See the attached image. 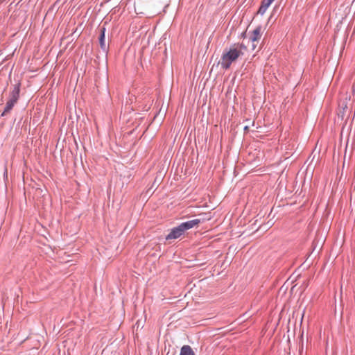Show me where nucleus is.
Wrapping results in <instances>:
<instances>
[{
  "label": "nucleus",
  "mask_w": 355,
  "mask_h": 355,
  "mask_svg": "<svg viewBox=\"0 0 355 355\" xmlns=\"http://www.w3.org/2000/svg\"><path fill=\"white\" fill-rule=\"evenodd\" d=\"M243 54V52L236 47V44H234L228 50L225 49L218 63L221 64L223 69H228L230 68L232 63L236 61Z\"/></svg>",
  "instance_id": "1"
},
{
  "label": "nucleus",
  "mask_w": 355,
  "mask_h": 355,
  "mask_svg": "<svg viewBox=\"0 0 355 355\" xmlns=\"http://www.w3.org/2000/svg\"><path fill=\"white\" fill-rule=\"evenodd\" d=\"M200 219H193L182 223L178 226L173 227L166 236V240L176 239L184 234L185 231L193 228L200 223Z\"/></svg>",
  "instance_id": "2"
},
{
  "label": "nucleus",
  "mask_w": 355,
  "mask_h": 355,
  "mask_svg": "<svg viewBox=\"0 0 355 355\" xmlns=\"http://www.w3.org/2000/svg\"><path fill=\"white\" fill-rule=\"evenodd\" d=\"M100 35H99V44L101 49L105 53H107L108 51V47L105 44V28L101 27L100 30Z\"/></svg>",
  "instance_id": "3"
},
{
  "label": "nucleus",
  "mask_w": 355,
  "mask_h": 355,
  "mask_svg": "<svg viewBox=\"0 0 355 355\" xmlns=\"http://www.w3.org/2000/svg\"><path fill=\"white\" fill-rule=\"evenodd\" d=\"M19 92H20V83L16 84L14 85L12 90L10 94V100H12L13 101L17 102L19 98Z\"/></svg>",
  "instance_id": "4"
},
{
  "label": "nucleus",
  "mask_w": 355,
  "mask_h": 355,
  "mask_svg": "<svg viewBox=\"0 0 355 355\" xmlns=\"http://www.w3.org/2000/svg\"><path fill=\"white\" fill-rule=\"evenodd\" d=\"M274 1L275 0H262L261 6L257 11V14L263 15Z\"/></svg>",
  "instance_id": "5"
},
{
  "label": "nucleus",
  "mask_w": 355,
  "mask_h": 355,
  "mask_svg": "<svg viewBox=\"0 0 355 355\" xmlns=\"http://www.w3.org/2000/svg\"><path fill=\"white\" fill-rule=\"evenodd\" d=\"M262 33V27L261 26H258L252 33V35L250 39L252 42H256L260 40Z\"/></svg>",
  "instance_id": "6"
},
{
  "label": "nucleus",
  "mask_w": 355,
  "mask_h": 355,
  "mask_svg": "<svg viewBox=\"0 0 355 355\" xmlns=\"http://www.w3.org/2000/svg\"><path fill=\"white\" fill-rule=\"evenodd\" d=\"M180 355H196L191 346L185 345L181 347Z\"/></svg>",
  "instance_id": "7"
},
{
  "label": "nucleus",
  "mask_w": 355,
  "mask_h": 355,
  "mask_svg": "<svg viewBox=\"0 0 355 355\" xmlns=\"http://www.w3.org/2000/svg\"><path fill=\"white\" fill-rule=\"evenodd\" d=\"M16 103L17 102L9 99L6 103V107L4 108L3 112L1 114V116H6L8 113H9L10 112V110L13 108V107Z\"/></svg>",
  "instance_id": "8"
},
{
  "label": "nucleus",
  "mask_w": 355,
  "mask_h": 355,
  "mask_svg": "<svg viewBox=\"0 0 355 355\" xmlns=\"http://www.w3.org/2000/svg\"><path fill=\"white\" fill-rule=\"evenodd\" d=\"M236 47L241 51L242 49H245L246 46L243 44H236Z\"/></svg>",
  "instance_id": "9"
}]
</instances>
